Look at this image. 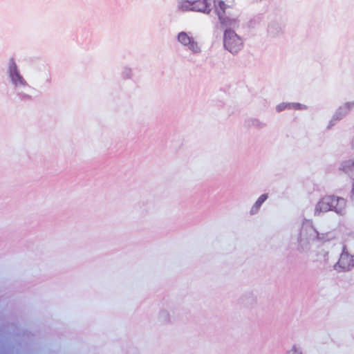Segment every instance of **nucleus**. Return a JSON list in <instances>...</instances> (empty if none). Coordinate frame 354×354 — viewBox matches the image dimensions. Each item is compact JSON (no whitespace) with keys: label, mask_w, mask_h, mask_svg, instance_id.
Segmentation results:
<instances>
[{"label":"nucleus","mask_w":354,"mask_h":354,"mask_svg":"<svg viewBox=\"0 0 354 354\" xmlns=\"http://www.w3.org/2000/svg\"><path fill=\"white\" fill-rule=\"evenodd\" d=\"M334 238L335 233L333 232H319L313 227L312 221L305 219L297 239V250L301 252H307L317 247L320 243L332 240Z\"/></svg>","instance_id":"nucleus-1"},{"label":"nucleus","mask_w":354,"mask_h":354,"mask_svg":"<svg viewBox=\"0 0 354 354\" xmlns=\"http://www.w3.org/2000/svg\"><path fill=\"white\" fill-rule=\"evenodd\" d=\"M214 7L223 27H239L240 21L234 0H214Z\"/></svg>","instance_id":"nucleus-2"},{"label":"nucleus","mask_w":354,"mask_h":354,"mask_svg":"<svg viewBox=\"0 0 354 354\" xmlns=\"http://www.w3.org/2000/svg\"><path fill=\"white\" fill-rule=\"evenodd\" d=\"M7 73L15 93L19 95H24L28 83L21 74L14 58H10L8 62Z\"/></svg>","instance_id":"nucleus-3"},{"label":"nucleus","mask_w":354,"mask_h":354,"mask_svg":"<svg viewBox=\"0 0 354 354\" xmlns=\"http://www.w3.org/2000/svg\"><path fill=\"white\" fill-rule=\"evenodd\" d=\"M346 207V201L343 198L327 196L322 198L317 204L315 209V215L321 212L334 210L339 214H343Z\"/></svg>","instance_id":"nucleus-4"},{"label":"nucleus","mask_w":354,"mask_h":354,"mask_svg":"<svg viewBox=\"0 0 354 354\" xmlns=\"http://www.w3.org/2000/svg\"><path fill=\"white\" fill-rule=\"evenodd\" d=\"M177 10L181 12H201L209 15L212 6L210 0H177Z\"/></svg>","instance_id":"nucleus-5"},{"label":"nucleus","mask_w":354,"mask_h":354,"mask_svg":"<svg viewBox=\"0 0 354 354\" xmlns=\"http://www.w3.org/2000/svg\"><path fill=\"white\" fill-rule=\"evenodd\" d=\"M225 28L223 43L226 50L232 54H236L243 47V40L234 31L237 28L223 27Z\"/></svg>","instance_id":"nucleus-6"},{"label":"nucleus","mask_w":354,"mask_h":354,"mask_svg":"<svg viewBox=\"0 0 354 354\" xmlns=\"http://www.w3.org/2000/svg\"><path fill=\"white\" fill-rule=\"evenodd\" d=\"M177 41L194 55H198L202 51L201 45L194 38L191 32L185 31L178 32L177 35Z\"/></svg>","instance_id":"nucleus-7"},{"label":"nucleus","mask_w":354,"mask_h":354,"mask_svg":"<svg viewBox=\"0 0 354 354\" xmlns=\"http://www.w3.org/2000/svg\"><path fill=\"white\" fill-rule=\"evenodd\" d=\"M354 109V101L347 102L341 105L334 113L331 120L329 122L328 128L333 127L335 123L344 118L352 109Z\"/></svg>","instance_id":"nucleus-8"},{"label":"nucleus","mask_w":354,"mask_h":354,"mask_svg":"<svg viewBox=\"0 0 354 354\" xmlns=\"http://www.w3.org/2000/svg\"><path fill=\"white\" fill-rule=\"evenodd\" d=\"M354 266V256L348 254V252L342 251L339 261L337 262L336 269L338 268L342 269V270H348Z\"/></svg>","instance_id":"nucleus-9"},{"label":"nucleus","mask_w":354,"mask_h":354,"mask_svg":"<svg viewBox=\"0 0 354 354\" xmlns=\"http://www.w3.org/2000/svg\"><path fill=\"white\" fill-rule=\"evenodd\" d=\"M306 109V106L299 103H287L281 102L276 106L277 112H281L285 109Z\"/></svg>","instance_id":"nucleus-10"},{"label":"nucleus","mask_w":354,"mask_h":354,"mask_svg":"<svg viewBox=\"0 0 354 354\" xmlns=\"http://www.w3.org/2000/svg\"><path fill=\"white\" fill-rule=\"evenodd\" d=\"M268 195L266 194H262L259 197L255 203L252 205L250 209V214L254 215L256 214L261 206V205L267 200Z\"/></svg>","instance_id":"nucleus-11"},{"label":"nucleus","mask_w":354,"mask_h":354,"mask_svg":"<svg viewBox=\"0 0 354 354\" xmlns=\"http://www.w3.org/2000/svg\"><path fill=\"white\" fill-rule=\"evenodd\" d=\"M353 167H354V160H345L341 163L339 169L345 173H349Z\"/></svg>","instance_id":"nucleus-12"},{"label":"nucleus","mask_w":354,"mask_h":354,"mask_svg":"<svg viewBox=\"0 0 354 354\" xmlns=\"http://www.w3.org/2000/svg\"><path fill=\"white\" fill-rule=\"evenodd\" d=\"M286 354H303L302 348L300 345L294 344L290 348L286 351Z\"/></svg>","instance_id":"nucleus-13"},{"label":"nucleus","mask_w":354,"mask_h":354,"mask_svg":"<svg viewBox=\"0 0 354 354\" xmlns=\"http://www.w3.org/2000/svg\"><path fill=\"white\" fill-rule=\"evenodd\" d=\"M159 316L164 322H167L169 319V313L165 310H162L160 312Z\"/></svg>","instance_id":"nucleus-14"},{"label":"nucleus","mask_w":354,"mask_h":354,"mask_svg":"<svg viewBox=\"0 0 354 354\" xmlns=\"http://www.w3.org/2000/svg\"><path fill=\"white\" fill-rule=\"evenodd\" d=\"M254 24H260L261 22H263V24H265L266 22V20H265V17H263V16H258L254 20Z\"/></svg>","instance_id":"nucleus-15"},{"label":"nucleus","mask_w":354,"mask_h":354,"mask_svg":"<svg viewBox=\"0 0 354 354\" xmlns=\"http://www.w3.org/2000/svg\"><path fill=\"white\" fill-rule=\"evenodd\" d=\"M249 123H251V125H259L260 124V122L258 120H254V119H251L248 121Z\"/></svg>","instance_id":"nucleus-16"},{"label":"nucleus","mask_w":354,"mask_h":354,"mask_svg":"<svg viewBox=\"0 0 354 354\" xmlns=\"http://www.w3.org/2000/svg\"><path fill=\"white\" fill-rule=\"evenodd\" d=\"M124 74H125L126 77H129L131 76V70L130 69H126L125 71H124Z\"/></svg>","instance_id":"nucleus-17"},{"label":"nucleus","mask_w":354,"mask_h":354,"mask_svg":"<svg viewBox=\"0 0 354 354\" xmlns=\"http://www.w3.org/2000/svg\"><path fill=\"white\" fill-rule=\"evenodd\" d=\"M351 198H352L353 200H354V183H353V185Z\"/></svg>","instance_id":"nucleus-18"},{"label":"nucleus","mask_w":354,"mask_h":354,"mask_svg":"<svg viewBox=\"0 0 354 354\" xmlns=\"http://www.w3.org/2000/svg\"><path fill=\"white\" fill-rule=\"evenodd\" d=\"M269 28H270V25L268 26V32H270Z\"/></svg>","instance_id":"nucleus-19"}]
</instances>
